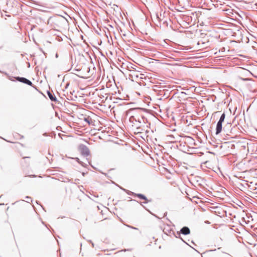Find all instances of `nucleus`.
<instances>
[{
    "mask_svg": "<svg viewBox=\"0 0 257 257\" xmlns=\"http://www.w3.org/2000/svg\"><path fill=\"white\" fill-rule=\"evenodd\" d=\"M15 79H16V80H17L18 81H19L20 82H22L23 83H24V84H27L29 86H32L33 88H34L35 89H37V88H36V86L34 85L32 83V82L29 80V79H28L27 78H25V77H19V76H17V77H15Z\"/></svg>",
    "mask_w": 257,
    "mask_h": 257,
    "instance_id": "f257e3e1",
    "label": "nucleus"
},
{
    "mask_svg": "<svg viewBox=\"0 0 257 257\" xmlns=\"http://www.w3.org/2000/svg\"><path fill=\"white\" fill-rule=\"evenodd\" d=\"M135 111V112H138L139 111H144L145 112H147V113L155 112L154 111H152L150 110L146 109L141 108V107L130 109L128 110L125 111V112H131V111Z\"/></svg>",
    "mask_w": 257,
    "mask_h": 257,
    "instance_id": "f03ea898",
    "label": "nucleus"
},
{
    "mask_svg": "<svg viewBox=\"0 0 257 257\" xmlns=\"http://www.w3.org/2000/svg\"><path fill=\"white\" fill-rule=\"evenodd\" d=\"M79 149L81 154L85 156H88L89 154V151L87 147L84 145H81L79 147Z\"/></svg>",
    "mask_w": 257,
    "mask_h": 257,
    "instance_id": "7ed1b4c3",
    "label": "nucleus"
},
{
    "mask_svg": "<svg viewBox=\"0 0 257 257\" xmlns=\"http://www.w3.org/2000/svg\"><path fill=\"white\" fill-rule=\"evenodd\" d=\"M47 94L49 98L52 101H57V98H56V96L54 94H53L50 91L48 90L47 91Z\"/></svg>",
    "mask_w": 257,
    "mask_h": 257,
    "instance_id": "20e7f679",
    "label": "nucleus"
},
{
    "mask_svg": "<svg viewBox=\"0 0 257 257\" xmlns=\"http://www.w3.org/2000/svg\"><path fill=\"white\" fill-rule=\"evenodd\" d=\"M222 122H218L216 125V134H219L222 131Z\"/></svg>",
    "mask_w": 257,
    "mask_h": 257,
    "instance_id": "39448f33",
    "label": "nucleus"
},
{
    "mask_svg": "<svg viewBox=\"0 0 257 257\" xmlns=\"http://www.w3.org/2000/svg\"><path fill=\"white\" fill-rule=\"evenodd\" d=\"M181 232L182 234L185 235L189 234L190 232L189 228L187 227H183L181 229Z\"/></svg>",
    "mask_w": 257,
    "mask_h": 257,
    "instance_id": "423d86ee",
    "label": "nucleus"
},
{
    "mask_svg": "<svg viewBox=\"0 0 257 257\" xmlns=\"http://www.w3.org/2000/svg\"><path fill=\"white\" fill-rule=\"evenodd\" d=\"M161 114H159V113H156V117H158L160 116L161 118H162L164 119H166L167 117H169V113H161Z\"/></svg>",
    "mask_w": 257,
    "mask_h": 257,
    "instance_id": "0eeeda50",
    "label": "nucleus"
},
{
    "mask_svg": "<svg viewBox=\"0 0 257 257\" xmlns=\"http://www.w3.org/2000/svg\"><path fill=\"white\" fill-rule=\"evenodd\" d=\"M134 195L135 196L138 197L139 198H140L141 199H144L145 200H147L146 197L145 196H144V195H143V194H135Z\"/></svg>",
    "mask_w": 257,
    "mask_h": 257,
    "instance_id": "6e6552de",
    "label": "nucleus"
},
{
    "mask_svg": "<svg viewBox=\"0 0 257 257\" xmlns=\"http://www.w3.org/2000/svg\"><path fill=\"white\" fill-rule=\"evenodd\" d=\"M224 118H225V114L222 113V114L221 116V117L219 119V120L218 121L222 123L224 120Z\"/></svg>",
    "mask_w": 257,
    "mask_h": 257,
    "instance_id": "1a4fd4ad",
    "label": "nucleus"
},
{
    "mask_svg": "<svg viewBox=\"0 0 257 257\" xmlns=\"http://www.w3.org/2000/svg\"><path fill=\"white\" fill-rule=\"evenodd\" d=\"M84 120L87 121L88 123H91L92 122V120L91 118H89V117H87V118H84Z\"/></svg>",
    "mask_w": 257,
    "mask_h": 257,
    "instance_id": "9d476101",
    "label": "nucleus"
},
{
    "mask_svg": "<svg viewBox=\"0 0 257 257\" xmlns=\"http://www.w3.org/2000/svg\"><path fill=\"white\" fill-rule=\"evenodd\" d=\"M237 15L242 19H243V17H245V14L243 12H240V13H237Z\"/></svg>",
    "mask_w": 257,
    "mask_h": 257,
    "instance_id": "9b49d317",
    "label": "nucleus"
},
{
    "mask_svg": "<svg viewBox=\"0 0 257 257\" xmlns=\"http://www.w3.org/2000/svg\"><path fill=\"white\" fill-rule=\"evenodd\" d=\"M156 19L157 20L159 23H160V22L161 20V18L159 17V15L158 14H156Z\"/></svg>",
    "mask_w": 257,
    "mask_h": 257,
    "instance_id": "f8f14e48",
    "label": "nucleus"
},
{
    "mask_svg": "<svg viewBox=\"0 0 257 257\" xmlns=\"http://www.w3.org/2000/svg\"><path fill=\"white\" fill-rule=\"evenodd\" d=\"M236 109H237V107H235V109L233 110V113H235V111H236Z\"/></svg>",
    "mask_w": 257,
    "mask_h": 257,
    "instance_id": "ddd939ff",
    "label": "nucleus"
},
{
    "mask_svg": "<svg viewBox=\"0 0 257 257\" xmlns=\"http://www.w3.org/2000/svg\"><path fill=\"white\" fill-rule=\"evenodd\" d=\"M166 111H169V108H166Z\"/></svg>",
    "mask_w": 257,
    "mask_h": 257,
    "instance_id": "4468645a",
    "label": "nucleus"
},
{
    "mask_svg": "<svg viewBox=\"0 0 257 257\" xmlns=\"http://www.w3.org/2000/svg\"><path fill=\"white\" fill-rule=\"evenodd\" d=\"M76 160H77V161L78 162H79V159H78V158H76Z\"/></svg>",
    "mask_w": 257,
    "mask_h": 257,
    "instance_id": "2eb2a0df",
    "label": "nucleus"
},
{
    "mask_svg": "<svg viewBox=\"0 0 257 257\" xmlns=\"http://www.w3.org/2000/svg\"><path fill=\"white\" fill-rule=\"evenodd\" d=\"M229 110H230V112H232V111H231V110L230 108H229Z\"/></svg>",
    "mask_w": 257,
    "mask_h": 257,
    "instance_id": "dca6fc26",
    "label": "nucleus"
},
{
    "mask_svg": "<svg viewBox=\"0 0 257 257\" xmlns=\"http://www.w3.org/2000/svg\"><path fill=\"white\" fill-rule=\"evenodd\" d=\"M215 112L219 113V112H220V111H215Z\"/></svg>",
    "mask_w": 257,
    "mask_h": 257,
    "instance_id": "f3484780",
    "label": "nucleus"
},
{
    "mask_svg": "<svg viewBox=\"0 0 257 257\" xmlns=\"http://www.w3.org/2000/svg\"><path fill=\"white\" fill-rule=\"evenodd\" d=\"M55 115H56V116H57V115H58V113H55Z\"/></svg>",
    "mask_w": 257,
    "mask_h": 257,
    "instance_id": "a211bd4d",
    "label": "nucleus"
},
{
    "mask_svg": "<svg viewBox=\"0 0 257 257\" xmlns=\"http://www.w3.org/2000/svg\"><path fill=\"white\" fill-rule=\"evenodd\" d=\"M164 23H167V22L166 21H164Z\"/></svg>",
    "mask_w": 257,
    "mask_h": 257,
    "instance_id": "6ab92c4d",
    "label": "nucleus"
},
{
    "mask_svg": "<svg viewBox=\"0 0 257 257\" xmlns=\"http://www.w3.org/2000/svg\"><path fill=\"white\" fill-rule=\"evenodd\" d=\"M138 121H139V122H141V120H139V119L138 120Z\"/></svg>",
    "mask_w": 257,
    "mask_h": 257,
    "instance_id": "aec40b11",
    "label": "nucleus"
},
{
    "mask_svg": "<svg viewBox=\"0 0 257 257\" xmlns=\"http://www.w3.org/2000/svg\"><path fill=\"white\" fill-rule=\"evenodd\" d=\"M255 6H256V9H257V4H255Z\"/></svg>",
    "mask_w": 257,
    "mask_h": 257,
    "instance_id": "412c9836",
    "label": "nucleus"
}]
</instances>
